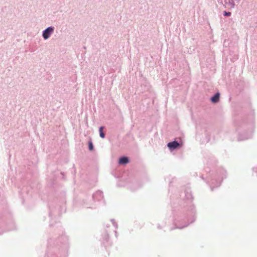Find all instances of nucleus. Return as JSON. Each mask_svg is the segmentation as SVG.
<instances>
[{"mask_svg":"<svg viewBox=\"0 0 257 257\" xmlns=\"http://www.w3.org/2000/svg\"><path fill=\"white\" fill-rule=\"evenodd\" d=\"M103 126H101L100 128H99V133H100V136L101 138H104V137H105V134L103 132Z\"/></svg>","mask_w":257,"mask_h":257,"instance_id":"423d86ee","label":"nucleus"},{"mask_svg":"<svg viewBox=\"0 0 257 257\" xmlns=\"http://www.w3.org/2000/svg\"><path fill=\"white\" fill-rule=\"evenodd\" d=\"M93 145H92V143L91 142H89V149L90 150V151H92L93 150Z\"/></svg>","mask_w":257,"mask_h":257,"instance_id":"1a4fd4ad","label":"nucleus"},{"mask_svg":"<svg viewBox=\"0 0 257 257\" xmlns=\"http://www.w3.org/2000/svg\"><path fill=\"white\" fill-rule=\"evenodd\" d=\"M167 146L170 149H175L179 147L180 145L177 142L173 141L169 143Z\"/></svg>","mask_w":257,"mask_h":257,"instance_id":"20e7f679","label":"nucleus"},{"mask_svg":"<svg viewBox=\"0 0 257 257\" xmlns=\"http://www.w3.org/2000/svg\"><path fill=\"white\" fill-rule=\"evenodd\" d=\"M129 162L128 159L127 157H122L119 160V164H126Z\"/></svg>","mask_w":257,"mask_h":257,"instance_id":"39448f33","label":"nucleus"},{"mask_svg":"<svg viewBox=\"0 0 257 257\" xmlns=\"http://www.w3.org/2000/svg\"><path fill=\"white\" fill-rule=\"evenodd\" d=\"M240 0H224L225 4L228 6H230V8H234L235 5V2L239 3Z\"/></svg>","mask_w":257,"mask_h":257,"instance_id":"7ed1b4c3","label":"nucleus"},{"mask_svg":"<svg viewBox=\"0 0 257 257\" xmlns=\"http://www.w3.org/2000/svg\"><path fill=\"white\" fill-rule=\"evenodd\" d=\"M55 28L54 26H49L42 31V37L44 40L48 39L51 35L54 33Z\"/></svg>","mask_w":257,"mask_h":257,"instance_id":"f257e3e1","label":"nucleus"},{"mask_svg":"<svg viewBox=\"0 0 257 257\" xmlns=\"http://www.w3.org/2000/svg\"><path fill=\"white\" fill-rule=\"evenodd\" d=\"M223 15L224 17H229L231 15V13L228 11H223Z\"/></svg>","mask_w":257,"mask_h":257,"instance_id":"0eeeda50","label":"nucleus"},{"mask_svg":"<svg viewBox=\"0 0 257 257\" xmlns=\"http://www.w3.org/2000/svg\"><path fill=\"white\" fill-rule=\"evenodd\" d=\"M150 87V85H148V87ZM148 89L149 90V88H148Z\"/></svg>","mask_w":257,"mask_h":257,"instance_id":"9d476101","label":"nucleus"},{"mask_svg":"<svg viewBox=\"0 0 257 257\" xmlns=\"http://www.w3.org/2000/svg\"><path fill=\"white\" fill-rule=\"evenodd\" d=\"M209 94H206L207 96H220V93L217 89H214L211 86L210 89H208Z\"/></svg>","mask_w":257,"mask_h":257,"instance_id":"f03ea898","label":"nucleus"},{"mask_svg":"<svg viewBox=\"0 0 257 257\" xmlns=\"http://www.w3.org/2000/svg\"><path fill=\"white\" fill-rule=\"evenodd\" d=\"M219 97H211V101L213 103H216L219 101Z\"/></svg>","mask_w":257,"mask_h":257,"instance_id":"6e6552de","label":"nucleus"}]
</instances>
